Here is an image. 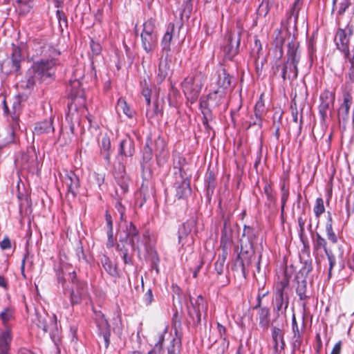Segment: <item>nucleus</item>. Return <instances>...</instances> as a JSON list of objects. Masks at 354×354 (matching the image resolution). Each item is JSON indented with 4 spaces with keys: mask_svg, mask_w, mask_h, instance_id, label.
I'll return each instance as SVG.
<instances>
[{
    "mask_svg": "<svg viewBox=\"0 0 354 354\" xmlns=\"http://www.w3.org/2000/svg\"><path fill=\"white\" fill-rule=\"evenodd\" d=\"M59 54V51L50 45L45 44L41 46V55L46 58L32 64L27 71L20 86L32 89L37 83L40 84L51 77L55 74V67L57 64L55 58Z\"/></svg>",
    "mask_w": 354,
    "mask_h": 354,
    "instance_id": "obj_1",
    "label": "nucleus"
},
{
    "mask_svg": "<svg viewBox=\"0 0 354 354\" xmlns=\"http://www.w3.org/2000/svg\"><path fill=\"white\" fill-rule=\"evenodd\" d=\"M205 81V77L201 72L185 79L183 83V92L192 103L197 100Z\"/></svg>",
    "mask_w": 354,
    "mask_h": 354,
    "instance_id": "obj_2",
    "label": "nucleus"
},
{
    "mask_svg": "<svg viewBox=\"0 0 354 354\" xmlns=\"http://www.w3.org/2000/svg\"><path fill=\"white\" fill-rule=\"evenodd\" d=\"M21 60V52L20 48L13 46L11 57L5 59L0 65L1 71L6 75L18 71L20 68Z\"/></svg>",
    "mask_w": 354,
    "mask_h": 354,
    "instance_id": "obj_3",
    "label": "nucleus"
},
{
    "mask_svg": "<svg viewBox=\"0 0 354 354\" xmlns=\"http://www.w3.org/2000/svg\"><path fill=\"white\" fill-rule=\"evenodd\" d=\"M70 277L74 286L72 288L71 293V302L73 305L78 304L85 299L88 296L86 285L84 283H75V273H70Z\"/></svg>",
    "mask_w": 354,
    "mask_h": 354,
    "instance_id": "obj_4",
    "label": "nucleus"
},
{
    "mask_svg": "<svg viewBox=\"0 0 354 354\" xmlns=\"http://www.w3.org/2000/svg\"><path fill=\"white\" fill-rule=\"evenodd\" d=\"M241 36L239 33H229L227 38V44L223 47V52L228 59H232L239 50Z\"/></svg>",
    "mask_w": 354,
    "mask_h": 354,
    "instance_id": "obj_5",
    "label": "nucleus"
},
{
    "mask_svg": "<svg viewBox=\"0 0 354 354\" xmlns=\"http://www.w3.org/2000/svg\"><path fill=\"white\" fill-rule=\"evenodd\" d=\"M64 185L67 187V197L74 198L80 188V180L78 176L73 171L68 172L63 178Z\"/></svg>",
    "mask_w": 354,
    "mask_h": 354,
    "instance_id": "obj_6",
    "label": "nucleus"
},
{
    "mask_svg": "<svg viewBox=\"0 0 354 354\" xmlns=\"http://www.w3.org/2000/svg\"><path fill=\"white\" fill-rule=\"evenodd\" d=\"M353 32L350 28H339L337 31L335 41L339 50L347 54L348 53V44Z\"/></svg>",
    "mask_w": 354,
    "mask_h": 354,
    "instance_id": "obj_7",
    "label": "nucleus"
},
{
    "mask_svg": "<svg viewBox=\"0 0 354 354\" xmlns=\"http://www.w3.org/2000/svg\"><path fill=\"white\" fill-rule=\"evenodd\" d=\"M284 348L283 332L281 329L274 326L272 330V348L273 354H281Z\"/></svg>",
    "mask_w": 354,
    "mask_h": 354,
    "instance_id": "obj_8",
    "label": "nucleus"
},
{
    "mask_svg": "<svg viewBox=\"0 0 354 354\" xmlns=\"http://www.w3.org/2000/svg\"><path fill=\"white\" fill-rule=\"evenodd\" d=\"M96 324L98 328L99 334L102 335L105 346L108 347L109 344L111 329L110 326L107 320L104 318V315L100 314L97 315Z\"/></svg>",
    "mask_w": 354,
    "mask_h": 354,
    "instance_id": "obj_9",
    "label": "nucleus"
},
{
    "mask_svg": "<svg viewBox=\"0 0 354 354\" xmlns=\"http://www.w3.org/2000/svg\"><path fill=\"white\" fill-rule=\"evenodd\" d=\"M194 226V221H188L184 223L178 230V243L182 246L187 243H190L192 239L189 237L192 228Z\"/></svg>",
    "mask_w": 354,
    "mask_h": 354,
    "instance_id": "obj_10",
    "label": "nucleus"
},
{
    "mask_svg": "<svg viewBox=\"0 0 354 354\" xmlns=\"http://www.w3.org/2000/svg\"><path fill=\"white\" fill-rule=\"evenodd\" d=\"M171 59L166 55L161 57L158 64V70L157 73V82L161 83L169 75L171 71Z\"/></svg>",
    "mask_w": 354,
    "mask_h": 354,
    "instance_id": "obj_11",
    "label": "nucleus"
},
{
    "mask_svg": "<svg viewBox=\"0 0 354 354\" xmlns=\"http://www.w3.org/2000/svg\"><path fill=\"white\" fill-rule=\"evenodd\" d=\"M321 104L319 105V111L324 117L326 115L327 111L333 106L334 95L332 92L326 91L320 96Z\"/></svg>",
    "mask_w": 354,
    "mask_h": 354,
    "instance_id": "obj_12",
    "label": "nucleus"
},
{
    "mask_svg": "<svg viewBox=\"0 0 354 354\" xmlns=\"http://www.w3.org/2000/svg\"><path fill=\"white\" fill-rule=\"evenodd\" d=\"M155 153L159 163H163L169 157L164 139L158 137L155 142Z\"/></svg>",
    "mask_w": 354,
    "mask_h": 354,
    "instance_id": "obj_13",
    "label": "nucleus"
},
{
    "mask_svg": "<svg viewBox=\"0 0 354 354\" xmlns=\"http://www.w3.org/2000/svg\"><path fill=\"white\" fill-rule=\"evenodd\" d=\"M11 341V330L9 328L0 329V354L8 352Z\"/></svg>",
    "mask_w": 354,
    "mask_h": 354,
    "instance_id": "obj_14",
    "label": "nucleus"
},
{
    "mask_svg": "<svg viewBox=\"0 0 354 354\" xmlns=\"http://www.w3.org/2000/svg\"><path fill=\"white\" fill-rule=\"evenodd\" d=\"M37 326L41 328L44 332H47L50 328L56 326V317L55 315L52 317L48 315H37Z\"/></svg>",
    "mask_w": 354,
    "mask_h": 354,
    "instance_id": "obj_15",
    "label": "nucleus"
},
{
    "mask_svg": "<svg viewBox=\"0 0 354 354\" xmlns=\"http://www.w3.org/2000/svg\"><path fill=\"white\" fill-rule=\"evenodd\" d=\"M157 35H141L142 46L147 53H151L157 46Z\"/></svg>",
    "mask_w": 354,
    "mask_h": 354,
    "instance_id": "obj_16",
    "label": "nucleus"
},
{
    "mask_svg": "<svg viewBox=\"0 0 354 354\" xmlns=\"http://www.w3.org/2000/svg\"><path fill=\"white\" fill-rule=\"evenodd\" d=\"M226 95V91L223 88H216L208 95V105L217 106L223 102Z\"/></svg>",
    "mask_w": 354,
    "mask_h": 354,
    "instance_id": "obj_17",
    "label": "nucleus"
},
{
    "mask_svg": "<svg viewBox=\"0 0 354 354\" xmlns=\"http://www.w3.org/2000/svg\"><path fill=\"white\" fill-rule=\"evenodd\" d=\"M174 30V24H169L161 41V46L164 51L169 52L171 50V42L173 38Z\"/></svg>",
    "mask_w": 354,
    "mask_h": 354,
    "instance_id": "obj_18",
    "label": "nucleus"
},
{
    "mask_svg": "<svg viewBox=\"0 0 354 354\" xmlns=\"http://www.w3.org/2000/svg\"><path fill=\"white\" fill-rule=\"evenodd\" d=\"M54 128L53 127L52 120H44L35 124L33 133L35 135H41L43 133H48L53 132Z\"/></svg>",
    "mask_w": 354,
    "mask_h": 354,
    "instance_id": "obj_19",
    "label": "nucleus"
},
{
    "mask_svg": "<svg viewBox=\"0 0 354 354\" xmlns=\"http://www.w3.org/2000/svg\"><path fill=\"white\" fill-rule=\"evenodd\" d=\"M134 153L133 140L127 138L122 140L120 144V153L124 156H131Z\"/></svg>",
    "mask_w": 354,
    "mask_h": 354,
    "instance_id": "obj_20",
    "label": "nucleus"
},
{
    "mask_svg": "<svg viewBox=\"0 0 354 354\" xmlns=\"http://www.w3.org/2000/svg\"><path fill=\"white\" fill-rule=\"evenodd\" d=\"M216 84L218 88H223L225 91H226L230 85V75L226 73L224 68L218 72Z\"/></svg>",
    "mask_w": 354,
    "mask_h": 354,
    "instance_id": "obj_21",
    "label": "nucleus"
},
{
    "mask_svg": "<svg viewBox=\"0 0 354 354\" xmlns=\"http://www.w3.org/2000/svg\"><path fill=\"white\" fill-rule=\"evenodd\" d=\"M191 193L189 181L187 179L182 180L176 187V196L178 198H183L189 196Z\"/></svg>",
    "mask_w": 354,
    "mask_h": 354,
    "instance_id": "obj_22",
    "label": "nucleus"
},
{
    "mask_svg": "<svg viewBox=\"0 0 354 354\" xmlns=\"http://www.w3.org/2000/svg\"><path fill=\"white\" fill-rule=\"evenodd\" d=\"M192 305L196 312V315L198 321L200 322L201 317V312L206 310L205 301L201 296H198L195 300L194 303L192 301Z\"/></svg>",
    "mask_w": 354,
    "mask_h": 354,
    "instance_id": "obj_23",
    "label": "nucleus"
},
{
    "mask_svg": "<svg viewBox=\"0 0 354 354\" xmlns=\"http://www.w3.org/2000/svg\"><path fill=\"white\" fill-rule=\"evenodd\" d=\"M259 325L268 328L270 324V310L266 307L260 308L259 312Z\"/></svg>",
    "mask_w": 354,
    "mask_h": 354,
    "instance_id": "obj_24",
    "label": "nucleus"
},
{
    "mask_svg": "<svg viewBox=\"0 0 354 354\" xmlns=\"http://www.w3.org/2000/svg\"><path fill=\"white\" fill-rule=\"evenodd\" d=\"M351 104H352V98H351V95L348 94H346L344 97V102L338 111L339 115L342 116L343 118L347 116Z\"/></svg>",
    "mask_w": 354,
    "mask_h": 354,
    "instance_id": "obj_25",
    "label": "nucleus"
},
{
    "mask_svg": "<svg viewBox=\"0 0 354 354\" xmlns=\"http://www.w3.org/2000/svg\"><path fill=\"white\" fill-rule=\"evenodd\" d=\"M104 270L111 276H116L118 270L115 266L111 261L109 257L104 256L101 259Z\"/></svg>",
    "mask_w": 354,
    "mask_h": 354,
    "instance_id": "obj_26",
    "label": "nucleus"
},
{
    "mask_svg": "<svg viewBox=\"0 0 354 354\" xmlns=\"http://www.w3.org/2000/svg\"><path fill=\"white\" fill-rule=\"evenodd\" d=\"M308 281L307 279H304L298 281V285L297 287V294L301 300H305L308 299L307 286Z\"/></svg>",
    "mask_w": 354,
    "mask_h": 354,
    "instance_id": "obj_27",
    "label": "nucleus"
},
{
    "mask_svg": "<svg viewBox=\"0 0 354 354\" xmlns=\"http://www.w3.org/2000/svg\"><path fill=\"white\" fill-rule=\"evenodd\" d=\"M116 109L118 111H122L127 117L132 118L134 111L127 105L124 99H119L118 101Z\"/></svg>",
    "mask_w": 354,
    "mask_h": 354,
    "instance_id": "obj_28",
    "label": "nucleus"
},
{
    "mask_svg": "<svg viewBox=\"0 0 354 354\" xmlns=\"http://www.w3.org/2000/svg\"><path fill=\"white\" fill-rule=\"evenodd\" d=\"M141 35H157L156 31V21L153 19L147 20L143 24V30Z\"/></svg>",
    "mask_w": 354,
    "mask_h": 354,
    "instance_id": "obj_29",
    "label": "nucleus"
},
{
    "mask_svg": "<svg viewBox=\"0 0 354 354\" xmlns=\"http://www.w3.org/2000/svg\"><path fill=\"white\" fill-rule=\"evenodd\" d=\"M181 342L178 337H174L167 348L168 354H179Z\"/></svg>",
    "mask_w": 354,
    "mask_h": 354,
    "instance_id": "obj_30",
    "label": "nucleus"
},
{
    "mask_svg": "<svg viewBox=\"0 0 354 354\" xmlns=\"http://www.w3.org/2000/svg\"><path fill=\"white\" fill-rule=\"evenodd\" d=\"M283 303V289H279L277 291L274 296V304L277 310L280 311L281 310Z\"/></svg>",
    "mask_w": 354,
    "mask_h": 354,
    "instance_id": "obj_31",
    "label": "nucleus"
},
{
    "mask_svg": "<svg viewBox=\"0 0 354 354\" xmlns=\"http://www.w3.org/2000/svg\"><path fill=\"white\" fill-rule=\"evenodd\" d=\"M138 234V230L136 227L132 223H129L126 227V236L129 242L132 238H136V236Z\"/></svg>",
    "mask_w": 354,
    "mask_h": 354,
    "instance_id": "obj_32",
    "label": "nucleus"
},
{
    "mask_svg": "<svg viewBox=\"0 0 354 354\" xmlns=\"http://www.w3.org/2000/svg\"><path fill=\"white\" fill-rule=\"evenodd\" d=\"M118 187H115L116 194L120 196L125 194L128 190L127 178H123L121 182L118 181Z\"/></svg>",
    "mask_w": 354,
    "mask_h": 354,
    "instance_id": "obj_33",
    "label": "nucleus"
},
{
    "mask_svg": "<svg viewBox=\"0 0 354 354\" xmlns=\"http://www.w3.org/2000/svg\"><path fill=\"white\" fill-rule=\"evenodd\" d=\"M167 330H168L167 325H164L161 327V328H160L158 340L155 345V347L156 348H158L159 351H161V349H162V343H163L164 339H165L164 336L167 333Z\"/></svg>",
    "mask_w": 354,
    "mask_h": 354,
    "instance_id": "obj_34",
    "label": "nucleus"
},
{
    "mask_svg": "<svg viewBox=\"0 0 354 354\" xmlns=\"http://www.w3.org/2000/svg\"><path fill=\"white\" fill-rule=\"evenodd\" d=\"M313 211L317 217H319L321 214L324 212L325 207L324 205V201L322 198H317L313 208Z\"/></svg>",
    "mask_w": 354,
    "mask_h": 354,
    "instance_id": "obj_35",
    "label": "nucleus"
},
{
    "mask_svg": "<svg viewBox=\"0 0 354 354\" xmlns=\"http://www.w3.org/2000/svg\"><path fill=\"white\" fill-rule=\"evenodd\" d=\"M129 243L131 245V248L133 250L138 251H140L142 246L145 245L144 241L140 239L139 234L136 236V238H132V239Z\"/></svg>",
    "mask_w": 354,
    "mask_h": 354,
    "instance_id": "obj_36",
    "label": "nucleus"
},
{
    "mask_svg": "<svg viewBox=\"0 0 354 354\" xmlns=\"http://www.w3.org/2000/svg\"><path fill=\"white\" fill-rule=\"evenodd\" d=\"M12 310L10 308L5 309L0 315L1 319L3 321V324L8 322L12 317Z\"/></svg>",
    "mask_w": 354,
    "mask_h": 354,
    "instance_id": "obj_37",
    "label": "nucleus"
},
{
    "mask_svg": "<svg viewBox=\"0 0 354 354\" xmlns=\"http://www.w3.org/2000/svg\"><path fill=\"white\" fill-rule=\"evenodd\" d=\"M100 147L102 150H103L104 152H108L109 151L111 148V141L106 135L102 136L100 142Z\"/></svg>",
    "mask_w": 354,
    "mask_h": 354,
    "instance_id": "obj_38",
    "label": "nucleus"
},
{
    "mask_svg": "<svg viewBox=\"0 0 354 354\" xmlns=\"http://www.w3.org/2000/svg\"><path fill=\"white\" fill-rule=\"evenodd\" d=\"M272 3V1L263 0L262 3L260 5L259 8V15H263L264 16L266 15V14L268 12L270 6Z\"/></svg>",
    "mask_w": 354,
    "mask_h": 354,
    "instance_id": "obj_39",
    "label": "nucleus"
},
{
    "mask_svg": "<svg viewBox=\"0 0 354 354\" xmlns=\"http://www.w3.org/2000/svg\"><path fill=\"white\" fill-rule=\"evenodd\" d=\"M71 95L75 97L78 96L82 97V94L79 91H76L80 86V82L79 80H74L71 82Z\"/></svg>",
    "mask_w": 354,
    "mask_h": 354,
    "instance_id": "obj_40",
    "label": "nucleus"
},
{
    "mask_svg": "<svg viewBox=\"0 0 354 354\" xmlns=\"http://www.w3.org/2000/svg\"><path fill=\"white\" fill-rule=\"evenodd\" d=\"M243 236H247L250 241H252L254 239V235L253 234V230L249 226H244Z\"/></svg>",
    "mask_w": 354,
    "mask_h": 354,
    "instance_id": "obj_41",
    "label": "nucleus"
},
{
    "mask_svg": "<svg viewBox=\"0 0 354 354\" xmlns=\"http://www.w3.org/2000/svg\"><path fill=\"white\" fill-rule=\"evenodd\" d=\"M225 262V258L223 257L221 259L218 258V259L215 263V269L218 274H221L223 271V265Z\"/></svg>",
    "mask_w": 354,
    "mask_h": 354,
    "instance_id": "obj_42",
    "label": "nucleus"
},
{
    "mask_svg": "<svg viewBox=\"0 0 354 354\" xmlns=\"http://www.w3.org/2000/svg\"><path fill=\"white\" fill-rule=\"evenodd\" d=\"M301 240L303 243L304 250H301V252L300 259H301V260L304 261V263H306L308 259H306V257H308V251L306 250V243L304 241L301 234Z\"/></svg>",
    "mask_w": 354,
    "mask_h": 354,
    "instance_id": "obj_43",
    "label": "nucleus"
},
{
    "mask_svg": "<svg viewBox=\"0 0 354 354\" xmlns=\"http://www.w3.org/2000/svg\"><path fill=\"white\" fill-rule=\"evenodd\" d=\"M115 208H116L117 211L118 212V213L120 215V220L121 221H124V218H125V216H124V213H125L124 207L121 204L120 202L118 201L116 203V204H115Z\"/></svg>",
    "mask_w": 354,
    "mask_h": 354,
    "instance_id": "obj_44",
    "label": "nucleus"
},
{
    "mask_svg": "<svg viewBox=\"0 0 354 354\" xmlns=\"http://www.w3.org/2000/svg\"><path fill=\"white\" fill-rule=\"evenodd\" d=\"M151 156H152V149L149 146V144L147 143L145 148L144 159L146 161H148V160H151Z\"/></svg>",
    "mask_w": 354,
    "mask_h": 354,
    "instance_id": "obj_45",
    "label": "nucleus"
},
{
    "mask_svg": "<svg viewBox=\"0 0 354 354\" xmlns=\"http://www.w3.org/2000/svg\"><path fill=\"white\" fill-rule=\"evenodd\" d=\"M118 249L120 252V255L122 257L125 263H129L131 262L130 258L128 257V252L127 250H123L122 249L120 248V245H118Z\"/></svg>",
    "mask_w": 354,
    "mask_h": 354,
    "instance_id": "obj_46",
    "label": "nucleus"
},
{
    "mask_svg": "<svg viewBox=\"0 0 354 354\" xmlns=\"http://www.w3.org/2000/svg\"><path fill=\"white\" fill-rule=\"evenodd\" d=\"M91 48L93 53L95 55H98L101 51V46L98 43H95L93 40L91 42Z\"/></svg>",
    "mask_w": 354,
    "mask_h": 354,
    "instance_id": "obj_47",
    "label": "nucleus"
},
{
    "mask_svg": "<svg viewBox=\"0 0 354 354\" xmlns=\"http://www.w3.org/2000/svg\"><path fill=\"white\" fill-rule=\"evenodd\" d=\"M217 328H218V334L220 335V337L223 339L224 340L226 339V337H225V332H226V329L225 328L221 325L220 323H217Z\"/></svg>",
    "mask_w": 354,
    "mask_h": 354,
    "instance_id": "obj_48",
    "label": "nucleus"
},
{
    "mask_svg": "<svg viewBox=\"0 0 354 354\" xmlns=\"http://www.w3.org/2000/svg\"><path fill=\"white\" fill-rule=\"evenodd\" d=\"M288 67L291 68L292 67V64L288 63V64H285L283 68V70H282V77L283 78V80H285L287 77L289 78V79L291 77L290 74L288 73V72H287V70H288Z\"/></svg>",
    "mask_w": 354,
    "mask_h": 354,
    "instance_id": "obj_49",
    "label": "nucleus"
},
{
    "mask_svg": "<svg viewBox=\"0 0 354 354\" xmlns=\"http://www.w3.org/2000/svg\"><path fill=\"white\" fill-rule=\"evenodd\" d=\"M145 300L147 304H150L153 301V294L151 289H149L145 295Z\"/></svg>",
    "mask_w": 354,
    "mask_h": 354,
    "instance_id": "obj_50",
    "label": "nucleus"
},
{
    "mask_svg": "<svg viewBox=\"0 0 354 354\" xmlns=\"http://www.w3.org/2000/svg\"><path fill=\"white\" fill-rule=\"evenodd\" d=\"M0 247L3 250L9 249L11 247L10 241L8 238L4 239L0 242Z\"/></svg>",
    "mask_w": 354,
    "mask_h": 354,
    "instance_id": "obj_51",
    "label": "nucleus"
},
{
    "mask_svg": "<svg viewBox=\"0 0 354 354\" xmlns=\"http://www.w3.org/2000/svg\"><path fill=\"white\" fill-rule=\"evenodd\" d=\"M142 95L145 98L147 105L149 106L151 103L150 91L148 88L143 89Z\"/></svg>",
    "mask_w": 354,
    "mask_h": 354,
    "instance_id": "obj_52",
    "label": "nucleus"
},
{
    "mask_svg": "<svg viewBox=\"0 0 354 354\" xmlns=\"http://www.w3.org/2000/svg\"><path fill=\"white\" fill-rule=\"evenodd\" d=\"M107 234H108L107 246L113 247V230H109Z\"/></svg>",
    "mask_w": 354,
    "mask_h": 354,
    "instance_id": "obj_53",
    "label": "nucleus"
},
{
    "mask_svg": "<svg viewBox=\"0 0 354 354\" xmlns=\"http://www.w3.org/2000/svg\"><path fill=\"white\" fill-rule=\"evenodd\" d=\"M295 324H296L295 323V318L294 317L293 320H292V330H293V332L295 333L294 338L295 339V342H298L299 338V331H298V328H297V326H296V330L295 328Z\"/></svg>",
    "mask_w": 354,
    "mask_h": 354,
    "instance_id": "obj_54",
    "label": "nucleus"
},
{
    "mask_svg": "<svg viewBox=\"0 0 354 354\" xmlns=\"http://www.w3.org/2000/svg\"><path fill=\"white\" fill-rule=\"evenodd\" d=\"M106 221L109 230H113V223L111 216L106 212Z\"/></svg>",
    "mask_w": 354,
    "mask_h": 354,
    "instance_id": "obj_55",
    "label": "nucleus"
},
{
    "mask_svg": "<svg viewBox=\"0 0 354 354\" xmlns=\"http://www.w3.org/2000/svg\"><path fill=\"white\" fill-rule=\"evenodd\" d=\"M287 198H288V191L286 189H285V187L283 185L282 187V196H281V202H282L283 205H284V203L287 201ZM283 207V205H282V208Z\"/></svg>",
    "mask_w": 354,
    "mask_h": 354,
    "instance_id": "obj_56",
    "label": "nucleus"
},
{
    "mask_svg": "<svg viewBox=\"0 0 354 354\" xmlns=\"http://www.w3.org/2000/svg\"><path fill=\"white\" fill-rule=\"evenodd\" d=\"M328 261H329V264H330L329 272H330L331 269L333 268V266L335 263V259L334 257L330 256L329 254H328Z\"/></svg>",
    "mask_w": 354,
    "mask_h": 354,
    "instance_id": "obj_57",
    "label": "nucleus"
},
{
    "mask_svg": "<svg viewBox=\"0 0 354 354\" xmlns=\"http://www.w3.org/2000/svg\"><path fill=\"white\" fill-rule=\"evenodd\" d=\"M7 286H8V283H7L6 280L5 279V278L3 276L0 275V287L7 288Z\"/></svg>",
    "mask_w": 354,
    "mask_h": 354,
    "instance_id": "obj_58",
    "label": "nucleus"
},
{
    "mask_svg": "<svg viewBox=\"0 0 354 354\" xmlns=\"http://www.w3.org/2000/svg\"><path fill=\"white\" fill-rule=\"evenodd\" d=\"M339 352H340V346L337 344L333 348L330 354H339Z\"/></svg>",
    "mask_w": 354,
    "mask_h": 354,
    "instance_id": "obj_59",
    "label": "nucleus"
},
{
    "mask_svg": "<svg viewBox=\"0 0 354 354\" xmlns=\"http://www.w3.org/2000/svg\"><path fill=\"white\" fill-rule=\"evenodd\" d=\"M261 299H262V297L259 295L257 297V304L256 306L254 307L255 309L261 307Z\"/></svg>",
    "mask_w": 354,
    "mask_h": 354,
    "instance_id": "obj_60",
    "label": "nucleus"
},
{
    "mask_svg": "<svg viewBox=\"0 0 354 354\" xmlns=\"http://www.w3.org/2000/svg\"><path fill=\"white\" fill-rule=\"evenodd\" d=\"M54 5L56 8H60L62 6V1L61 0H53Z\"/></svg>",
    "mask_w": 354,
    "mask_h": 354,
    "instance_id": "obj_61",
    "label": "nucleus"
},
{
    "mask_svg": "<svg viewBox=\"0 0 354 354\" xmlns=\"http://www.w3.org/2000/svg\"><path fill=\"white\" fill-rule=\"evenodd\" d=\"M148 354H160V351L155 347L153 349L151 350Z\"/></svg>",
    "mask_w": 354,
    "mask_h": 354,
    "instance_id": "obj_62",
    "label": "nucleus"
},
{
    "mask_svg": "<svg viewBox=\"0 0 354 354\" xmlns=\"http://www.w3.org/2000/svg\"><path fill=\"white\" fill-rule=\"evenodd\" d=\"M56 15H57V17L59 19H61L62 17H64V13L62 12V11L59 10H57V12H56Z\"/></svg>",
    "mask_w": 354,
    "mask_h": 354,
    "instance_id": "obj_63",
    "label": "nucleus"
},
{
    "mask_svg": "<svg viewBox=\"0 0 354 354\" xmlns=\"http://www.w3.org/2000/svg\"><path fill=\"white\" fill-rule=\"evenodd\" d=\"M19 354H34L32 351L27 349L21 350Z\"/></svg>",
    "mask_w": 354,
    "mask_h": 354,
    "instance_id": "obj_64",
    "label": "nucleus"
}]
</instances>
